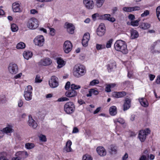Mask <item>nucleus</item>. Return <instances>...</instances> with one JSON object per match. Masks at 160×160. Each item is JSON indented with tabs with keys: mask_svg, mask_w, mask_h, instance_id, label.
Instances as JSON below:
<instances>
[{
	"mask_svg": "<svg viewBox=\"0 0 160 160\" xmlns=\"http://www.w3.org/2000/svg\"><path fill=\"white\" fill-rule=\"evenodd\" d=\"M65 28H66L67 31L69 33L72 34L74 33L75 27L72 24L68 22H66Z\"/></svg>",
	"mask_w": 160,
	"mask_h": 160,
	"instance_id": "obj_16",
	"label": "nucleus"
},
{
	"mask_svg": "<svg viewBox=\"0 0 160 160\" xmlns=\"http://www.w3.org/2000/svg\"><path fill=\"white\" fill-rule=\"evenodd\" d=\"M150 27V24L148 23H144L142 24L141 26V28L143 29H147Z\"/></svg>",
	"mask_w": 160,
	"mask_h": 160,
	"instance_id": "obj_34",
	"label": "nucleus"
},
{
	"mask_svg": "<svg viewBox=\"0 0 160 160\" xmlns=\"http://www.w3.org/2000/svg\"><path fill=\"white\" fill-rule=\"evenodd\" d=\"M52 63V61L49 58H46L41 59L38 63V64L39 66H48L50 65Z\"/></svg>",
	"mask_w": 160,
	"mask_h": 160,
	"instance_id": "obj_13",
	"label": "nucleus"
},
{
	"mask_svg": "<svg viewBox=\"0 0 160 160\" xmlns=\"http://www.w3.org/2000/svg\"><path fill=\"white\" fill-rule=\"evenodd\" d=\"M38 20L35 18H32L29 19L27 25L28 27L30 29H35L38 26Z\"/></svg>",
	"mask_w": 160,
	"mask_h": 160,
	"instance_id": "obj_5",
	"label": "nucleus"
},
{
	"mask_svg": "<svg viewBox=\"0 0 160 160\" xmlns=\"http://www.w3.org/2000/svg\"><path fill=\"white\" fill-rule=\"evenodd\" d=\"M11 29L12 31L13 32H17L18 29V27L17 25L14 23L12 24Z\"/></svg>",
	"mask_w": 160,
	"mask_h": 160,
	"instance_id": "obj_35",
	"label": "nucleus"
},
{
	"mask_svg": "<svg viewBox=\"0 0 160 160\" xmlns=\"http://www.w3.org/2000/svg\"><path fill=\"white\" fill-rule=\"evenodd\" d=\"M75 110V106L73 102H67L64 106V110L68 114H72Z\"/></svg>",
	"mask_w": 160,
	"mask_h": 160,
	"instance_id": "obj_3",
	"label": "nucleus"
},
{
	"mask_svg": "<svg viewBox=\"0 0 160 160\" xmlns=\"http://www.w3.org/2000/svg\"><path fill=\"white\" fill-rule=\"evenodd\" d=\"M8 154L6 152H0V160H9L7 158Z\"/></svg>",
	"mask_w": 160,
	"mask_h": 160,
	"instance_id": "obj_29",
	"label": "nucleus"
},
{
	"mask_svg": "<svg viewBox=\"0 0 160 160\" xmlns=\"http://www.w3.org/2000/svg\"><path fill=\"white\" fill-rule=\"evenodd\" d=\"M23 55L24 58L27 60L31 58L32 55V53L29 51L24 52Z\"/></svg>",
	"mask_w": 160,
	"mask_h": 160,
	"instance_id": "obj_28",
	"label": "nucleus"
},
{
	"mask_svg": "<svg viewBox=\"0 0 160 160\" xmlns=\"http://www.w3.org/2000/svg\"><path fill=\"white\" fill-rule=\"evenodd\" d=\"M13 11L15 12H19L21 11L20 8V5L18 3H13L12 5Z\"/></svg>",
	"mask_w": 160,
	"mask_h": 160,
	"instance_id": "obj_25",
	"label": "nucleus"
},
{
	"mask_svg": "<svg viewBox=\"0 0 160 160\" xmlns=\"http://www.w3.org/2000/svg\"><path fill=\"white\" fill-rule=\"evenodd\" d=\"M58 78L55 76H52L49 81V84L52 88L57 87L59 85Z\"/></svg>",
	"mask_w": 160,
	"mask_h": 160,
	"instance_id": "obj_10",
	"label": "nucleus"
},
{
	"mask_svg": "<svg viewBox=\"0 0 160 160\" xmlns=\"http://www.w3.org/2000/svg\"><path fill=\"white\" fill-rule=\"evenodd\" d=\"M131 33V39H134L137 38L139 36L138 32L134 29H132L130 30Z\"/></svg>",
	"mask_w": 160,
	"mask_h": 160,
	"instance_id": "obj_26",
	"label": "nucleus"
},
{
	"mask_svg": "<svg viewBox=\"0 0 160 160\" xmlns=\"http://www.w3.org/2000/svg\"><path fill=\"white\" fill-rule=\"evenodd\" d=\"M105 48V46L103 45L97 44H96V48L98 50H100Z\"/></svg>",
	"mask_w": 160,
	"mask_h": 160,
	"instance_id": "obj_47",
	"label": "nucleus"
},
{
	"mask_svg": "<svg viewBox=\"0 0 160 160\" xmlns=\"http://www.w3.org/2000/svg\"><path fill=\"white\" fill-rule=\"evenodd\" d=\"M72 44L69 41H66L63 45V49L65 52L68 53L70 52L72 48Z\"/></svg>",
	"mask_w": 160,
	"mask_h": 160,
	"instance_id": "obj_11",
	"label": "nucleus"
},
{
	"mask_svg": "<svg viewBox=\"0 0 160 160\" xmlns=\"http://www.w3.org/2000/svg\"><path fill=\"white\" fill-rule=\"evenodd\" d=\"M50 34L52 36H54L55 34V29L53 28H50Z\"/></svg>",
	"mask_w": 160,
	"mask_h": 160,
	"instance_id": "obj_57",
	"label": "nucleus"
},
{
	"mask_svg": "<svg viewBox=\"0 0 160 160\" xmlns=\"http://www.w3.org/2000/svg\"><path fill=\"white\" fill-rule=\"evenodd\" d=\"M99 14L98 13H96L93 14L92 15V18L93 20L95 21L96 19V18L97 17H99Z\"/></svg>",
	"mask_w": 160,
	"mask_h": 160,
	"instance_id": "obj_58",
	"label": "nucleus"
},
{
	"mask_svg": "<svg viewBox=\"0 0 160 160\" xmlns=\"http://www.w3.org/2000/svg\"><path fill=\"white\" fill-rule=\"evenodd\" d=\"M7 100L5 96L4 95L0 96V102L1 103L3 104L6 103Z\"/></svg>",
	"mask_w": 160,
	"mask_h": 160,
	"instance_id": "obj_37",
	"label": "nucleus"
},
{
	"mask_svg": "<svg viewBox=\"0 0 160 160\" xmlns=\"http://www.w3.org/2000/svg\"><path fill=\"white\" fill-rule=\"evenodd\" d=\"M102 18L105 20H108L111 22H114L115 21L114 18L111 17V16L109 14H104L102 16Z\"/></svg>",
	"mask_w": 160,
	"mask_h": 160,
	"instance_id": "obj_24",
	"label": "nucleus"
},
{
	"mask_svg": "<svg viewBox=\"0 0 160 160\" xmlns=\"http://www.w3.org/2000/svg\"><path fill=\"white\" fill-rule=\"evenodd\" d=\"M112 42V39H110L107 42L106 44V47L108 48L111 47V44Z\"/></svg>",
	"mask_w": 160,
	"mask_h": 160,
	"instance_id": "obj_46",
	"label": "nucleus"
},
{
	"mask_svg": "<svg viewBox=\"0 0 160 160\" xmlns=\"http://www.w3.org/2000/svg\"><path fill=\"white\" fill-rule=\"evenodd\" d=\"M89 40H86L84 39H82V45L85 47H87L88 45V42Z\"/></svg>",
	"mask_w": 160,
	"mask_h": 160,
	"instance_id": "obj_45",
	"label": "nucleus"
},
{
	"mask_svg": "<svg viewBox=\"0 0 160 160\" xmlns=\"http://www.w3.org/2000/svg\"><path fill=\"white\" fill-rule=\"evenodd\" d=\"M28 155L27 152L25 151H19L15 154L16 157H18V158L20 160L26 158Z\"/></svg>",
	"mask_w": 160,
	"mask_h": 160,
	"instance_id": "obj_14",
	"label": "nucleus"
},
{
	"mask_svg": "<svg viewBox=\"0 0 160 160\" xmlns=\"http://www.w3.org/2000/svg\"><path fill=\"white\" fill-rule=\"evenodd\" d=\"M155 76L154 75L150 74L149 75V77L151 81L153 80L155 78Z\"/></svg>",
	"mask_w": 160,
	"mask_h": 160,
	"instance_id": "obj_63",
	"label": "nucleus"
},
{
	"mask_svg": "<svg viewBox=\"0 0 160 160\" xmlns=\"http://www.w3.org/2000/svg\"><path fill=\"white\" fill-rule=\"evenodd\" d=\"M34 147V144L32 143H27L25 144V148L28 149H30L33 148Z\"/></svg>",
	"mask_w": 160,
	"mask_h": 160,
	"instance_id": "obj_38",
	"label": "nucleus"
},
{
	"mask_svg": "<svg viewBox=\"0 0 160 160\" xmlns=\"http://www.w3.org/2000/svg\"><path fill=\"white\" fill-rule=\"evenodd\" d=\"M123 11L127 12H131L132 10L131 7H124L123 8Z\"/></svg>",
	"mask_w": 160,
	"mask_h": 160,
	"instance_id": "obj_50",
	"label": "nucleus"
},
{
	"mask_svg": "<svg viewBox=\"0 0 160 160\" xmlns=\"http://www.w3.org/2000/svg\"><path fill=\"white\" fill-rule=\"evenodd\" d=\"M139 21V20H137L133 21H132L131 22V25L133 26H137L138 24V22Z\"/></svg>",
	"mask_w": 160,
	"mask_h": 160,
	"instance_id": "obj_43",
	"label": "nucleus"
},
{
	"mask_svg": "<svg viewBox=\"0 0 160 160\" xmlns=\"http://www.w3.org/2000/svg\"><path fill=\"white\" fill-rule=\"evenodd\" d=\"M40 139L41 141L43 142H45L47 140L46 136L43 135H41L40 136Z\"/></svg>",
	"mask_w": 160,
	"mask_h": 160,
	"instance_id": "obj_51",
	"label": "nucleus"
},
{
	"mask_svg": "<svg viewBox=\"0 0 160 160\" xmlns=\"http://www.w3.org/2000/svg\"><path fill=\"white\" fill-rule=\"evenodd\" d=\"M9 72L11 74H14L17 73L18 70L17 64L11 63L9 64L8 67Z\"/></svg>",
	"mask_w": 160,
	"mask_h": 160,
	"instance_id": "obj_9",
	"label": "nucleus"
},
{
	"mask_svg": "<svg viewBox=\"0 0 160 160\" xmlns=\"http://www.w3.org/2000/svg\"><path fill=\"white\" fill-rule=\"evenodd\" d=\"M25 47V44L22 42L18 43L17 45L16 48L18 49L24 48Z\"/></svg>",
	"mask_w": 160,
	"mask_h": 160,
	"instance_id": "obj_32",
	"label": "nucleus"
},
{
	"mask_svg": "<svg viewBox=\"0 0 160 160\" xmlns=\"http://www.w3.org/2000/svg\"><path fill=\"white\" fill-rule=\"evenodd\" d=\"M150 130L147 128L145 130H141L139 131L138 134V137L141 142L144 141L146 138L147 136L150 134Z\"/></svg>",
	"mask_w": 160,
	"mask_h": 160,
	"instance_id": "obj_7",
	"label": "nucleus"
},
{
	"mask_svg": "<svg viewBox=\"0 0 160 160\" xmlns=\"http://www.w3.org/2000/svg\"><path fill=\"white\" fill-rule=\"evenodd\" d=\"M131 100L128 98H126L123 105V110L124 111L128 109L130 107Z\"/></svg>",
	"mask_w": 160,
	"mask_h": 160,
	"instance_id": "obj_23",
	"label": "nucleus"
},
{
	"mask_svg": "<svg viewBox=\"0 0 160 160\" xmlns=\"http://www.w3.org/2000/svg\"><path fill=\"white\" fill-rule=\"evenodd\" d=\"M97 151L98 154L101 156H105L106 154V151L102 147H98L97 148Z\"/></svg>",
	"mask_w": 160,
	"mask_h": 160,
	"instance_id": "obj_21",
	"label": "nucleus"
},
{
	"mask_svg": "<svg viewBox=\"0 0 160 160\" xmlns=\"http://www.w3.org/2000/svg\"><path fill=\"white\" fill-rule=\"evenodd\" d=\"M23 102L21 99H20L18 102V106L21 107L23 105Z\"/></svg>",
	"mask_w": 160,
	"mask_h": 160,
	"instance_id": "obj_61",
	"label": "nucleus"
},
{
	"mask_svg": "<svg viewBox=\"0 0 160 160\" xmlns=\"http://www.w3.org/2000/svg\"><path fill=\"white\" fill-rule=\"evenodd\" d=\"M109 113L111 115L114 116L117 113V108L115 106H112L109 109Z\"/></svg>",
	"mask_w": 160,
	"mask_h": 160,
	"instance_id": "obj_30",
	"label": "nucleus"
},
{
	"mask_svg": "<svg viewBox=\"0 0 160 160\" xmlns=\"http://www.w3.org/2000/svg\"><path fill=\"white\" fill-rule=\"evenodd\" d=\"M28 123L29 126L33 128H36L37 127V124L35 120L32 118V116L30 115L28 116Z\"/></svg>",
	"mask_w": 160,
	"mask_h": 160,
	"instance_id": "obj_17",
	"label": "nucleus"
},
{
	"mask_svg": "<svg viewBox=\"0 0 160 160\" xmlns=\"http://www.w3.org/2000/svg\"><path fill=\"white\" fill-rule=\"evenodd\" d=\"M139 102L142 106L144 107H147L148 106V103L146 101L145 98H142L139 99Z\"/></svg>",
	"mask_w": 160,
	"mask_h": 160,
	"instance_id": "obj_31",
	"label": "nucleus"
},
{
	"mask_svg": "<svg viewBox=\"0 0 160 160\" xmlns=\"http://www.w3.org/2000/svg\"><path fill=\"white\" fill-rule=\"evenodd\" d=\"M114 45L115 48L117 51H120L125 54L128 52L126 44L124 41L121 40H117L115 42Z\"/></svg>",
	"mask_w": 160,
	"mask_h": 160,
	"instance_id": "obj_1",
	"label": "nucleus"
},
{
	"mask_svg": "<svg viewBox=\"0 0 160 160\" xmlns=\"http://www.w3.org/2000/svg\"><path fill=\"white\" fill-rule=\"evenodd\" d=\"M57 62L58 64L57 66L58 68H60L64 66L65 64L64 61L60 58H57L56 59Z\"/></svg>",
	"mask_w": 160,
	"mask_h": 160,
	"instance_id": "obj_27",
	"label": "nucleus"
},
{
	"mask_svg": "<svg viewBox=\"0 0 160 160\" xmlns=\"http://www.w3.org/2000/svg\"><path fill=\"white\" fill-rule=\"evenodd\" d=\"M81 88V86L79 85H76L75 84H72L71 85V89L73 90H77Z\"/></svg>",
	"mask_w": 160,
	"mask_h": 160,
	"instance_id": "obj_39",
	"label": "nucleus"
},
{
	"mask_svg": "<svg viewBox=\"0 0 160 160\" xmlns=\"http://www.w3.org/2000/svg\"><path fill=\"white\" fill-rule=\"evenodd\" d=\"M149 13V11L146 10L141 15V16L142 17H144L148 15Z\"/></svg>",
	"mask_w": 160,
	"mask_h": 160,
	"instance_id": "obj_52",
	"label": "nucleus"
},
{
	"mask_svg": "<svg viewBox=\"0 0 160 160\" xmlns=\"http://www.w3.org/2000/svg\"><path fill=\"white\" fill-rule=\"evenodd\" d=\"M70 82H68L66 83V85L65 86V89L67 90H68L69 89V88L70 87Z\"/></svg>",
	"mask_w": 160,
	"mask_h": 160,
	"instance_id": "obj_56",
	"label": "nucleus"
},
{
	"mask_svg": "<svg viewBox=\"0 0 160 160\" xmlns=\"http://www.w3.org/2000/svg\"><path fill=\"white\" fill-rule=\"evenodd\" d=\"M68 100L69 99L68 98L65 97H63L59 98L58 100V102H63L68 101Z\"/></svg>",
	"mask_w": 160,
	"mask_h": 160,
	"instance_id": "obj_48",
	"label": "nucleus"
},
{
	"mask_svg": "<svg viewBox=\"0 0 160 160\" xmlns=\"http://www.w3.org/2000/svg\"><path fill=\"white\" fill-rule=\"evenodd\" d=\"M128 18L131 20H133L135 18V16L133 14H130L128 16Z\"/></svg>",
	"mask_w": 160,
	"mask_h": 160,
	"instance_id": "obj_64",
	"label": "nucleus"
},
{
	"mask_svg": "<svg viewBox=\"0 0 160 160\" xmlns=\"http://www.w3.org/2000/svg\"><path fill=\"white\" fill-rule=\"evenodd\" d=\"M92 158L89 154H87L84 155L82 157V160H92Z\"/></svg>",
	"mask_w": 160,
	"mask_h": 160,
	"instance_id": "obj_36",
	"label": "nucleus"
},
{
	"mask_svg": "<svg viewBox=\"0 0 160 160\" xmlns=\"http://www.w3.org/2000/svg\"><path fill=\"white\" fill-rule=\"evenodd\" d=\"M110 86L109 84H108L105 88V91L107 92H110L111 91Z\"/></svg>",
	"mask_w": 160,
	"mask_h": 160,
	"instance_id": "obj_54",
	"label": "nucleus"
},
{
	"mask_svg": "<svg viewBox=\"0 0 160 160\" xmlns=\"http://www.w3.org/2000/svg\"><path fill=\"white\" fill-rule=\"evenodd\" d=\"M116 147L114 145H111V150L112 152V153H115L117 151Z\"/></svg>",
	"mask_w": 160,
	"mask_h": 160,
	"instance_id": "obj_44",
	"label": "nucleus"
},
{
	"mask_svg": "<svg viewBox=\"0 0 160 160\" xmlns=\"http://www.w3.org/2000/svg\"><path fill=\"white\" fill-rule=\"evenodd\" d=\"M77 92L74 90L71 89L66 92L65 93L66 96L68 97H72L77 96Z\"/></svg>",
	"mask_w": 160,
	"mask_h": 160,
	"instance_id": "obj_22",
	"label": "nucleus"
},
{
	"mask_svg": "<svg viewBox=\"0 0 160 160\" xmlns=\"http://www.w3.org/2000/svg\"><path fill=\"white\" fill-rule=\"evenodd\" d=\"M99 82L98 80L97 79L93 80L91 81L90 83V85L94 86L96 84H98L99 83Z\"/></svg>",
	"mask_w": 160,
	"mask_h": 160,
	"instance_id": "obj_41",
	"label": "nucleus"
},
{
	"mask_svg": "<svg viewBox=\"0 0 160 160\" xmlns=\"http://www.w3.org/2000/svg\"><path fill=\"white\" fill-rule=\"evenodd\" d=\"M32 87L31 86L29 85L27 87L25 90L24 96L27 101H30L32 99Z\"/></svg>",
	"mask_w": 160,
	"mask_h": 160,
	"instance_id": "obj_6",
	"label": "nucleus"
},
{
	"mask_svg": "<svg viewBox=\"0 0 160 160\" xmlns=\"http://www.w3.org/2000/svg\"><path fill=\"white\" fill-rule=\"evenodd\" d=\"M42 80L40 78V77L39 75H37L35 78V82L37 83L41 82Z\"/></svg>",
	"mask_w": 160,
	"mask_h": 160,
	"instance_id": "obj_49",
	"label": "nucleus"
},
{
	"mask_svg": "<svg viewBox=\"0 0 160 160\" xmlns=\"http://www.w3.org/2000/svg\"><path fill=\"white\" fill-rule=\"evenodd\" d=\"M73 74L77 78H79L84 75L86 72L85 67L82 65H76L73 69Z\"/></svg>",
	"mask_w": 160,
	"mask_h": 160,
	"instance_id": "obj_2",
	"label": "nucleus"
},
{
	"mask_svg": "<svg viewBox=\"0 0 160 160\" xmlns=\"http://www.w3.org/2000/svg\"><path fill=\"white\" fill-rule=\"evenodd\" d=\"M139 160H148V158L145 155H142L140 157Z\"/></svg>",
	"mask_w": 160,
	"mask_h": 160,
	"instance_id": "obj_59",
	"label": "nucleus"
},
{
	"mask_svg": "<svg viewBox=\"0 0 160 160\" xmlns=\"http://www.w3.org/2000/svg\"><path fill=\"white\" fill-rule=\"evenodd\" d=\"M90 90H91L92 94L95 95H97L98 94V92L97 90H95L93 88L90 89Z\"/></svg>",
	"mask_w": 160,
	"mask_h": 160,
	"instance_id": "obj_53",
	"label": "nucleus"
},
{
	"mask_svg": "<svg viewBox=\"0 0 160 160\" xmlns=\"http://www.w3.org/2000/svg\"><path fill=\"white\" fill-rule=\"evenodd\" d=\"M44 38L42 35H40L37 36L34 39V43L36 45L39 47L42 46L44 42Z\"/></svg>",
	"mask_w": 160,
	"mask_h": 160,
	"instance_id": "obj_8",
	"label": "nucleus"
},
{
	"mask_svg": "<svg viewBox=\"0 0 160 160\" xmlns=\"http://www.w3.org/2000/svg\"><path fill=\"white\" fill-rule=\"evenodd\" d=\"M13 126L11 125H8L7 127L4 128L2 131L4 132V133H5L7 134L12 133L13 131Z\"/></svg>",
	"mask_w": 160,
	"mask_h": 160,
	"instance_id": "obj_19",
	"label": "nucleus"
},
{
	"mask_svg": "<svg viewBox=\"0 0 160 160\" xmlns=\"http://www.w3.org/2000/svg\"><path fill=\"white\" fill-rule=\"evenodd\" d=\"M156 13L157 17L158 20L160 21V6L157 8L156 9Z\"/></svg>",
	"mask_w": 160,
	"mask_h": 160,
	"instance_id": "obj_40",
	"label": "nucleus"
},
{
	"mask_svg": "<svg viewBox=\"0 0 160 160\" xmlns=\"http://www.w3.org/2000/svg\"><path fill=\"white\" fill-rule=\"evenodd\" d=\"M126 95V93L124 91L119 92H115L112 93V96L115 98H121L125 96Z\"/></svg>",
	"mask_w": 160,
	"mask_h": 160,
	"instance_id": "obj_18",
	"label": "nucleus"
},
{
	"mask_svg": "<svg viewBox=\"0 0 160 160\" xmlns=\"http://www.w3.org/2000/svg\"><path fill=\"white\" fill-rule=\"evenodd\" d=\"M105 27L104 24L101 23L97 29V33L99 36H102L104 34L105 31Z\"/></svg>",
	"mask_w": 160,
	"mask_h": 160,
	"instance_id": "obj_12",
	"label": "nucleus"
},
{
	"mask_svg": "<svg viewBox=\"0 0 160 160\" xmlns=\"http://www.w3.org/2000/svg\"><path fill=\"white\" fill-rule=\"evenodd\" d=\"M83 3L85 7L88 9H92L94 7L92 0H83Z\"/></svg>",
	"mask_w": 160,
	"mask_h": 160,
	"instance_id": "obj_15",
	"label": "nucleus"
},
{
	"mask_svg": "<svg viewBox=\"0 0 160 160\" xmlns=\"http://www.w3.org/2000/svg\"><path fill=\"white\" fill-rule=\"evenodd\" d=\"M113 68V65L112 64H110L108 65L107 68L109 72L111 71V69Z\"/></svg>",
	"mask_w": 160,
	"mask_h": 160,
	"instance_id": "obj_55",
	"label": "nucleus"
},
{
	"mask_svg": "<svg viewBox=\"0 0 160 160\" xmlns=\"http://www.w3.org/2000/svg\"><path fill=\"white\" fill-rule=\"evenodd\" d=\"M150 50L153 54L160 53V41L157 40L153 43L150 48Z\"/></svg>",
	"mask_w": 160,
	"mask_h": 160,
	"instance_id": "obj_4",
	"label": "nucleus"
},
{
	"mask_svg": "<svg viewBox=\"0 0 160 160\" xmlns=\"http://www.w3.org/2000/svg\"><path fill=\"white\" fill-rule=\"evenodd\" d=\"M72 144V142L71 141L69 140H68L63 148L64 151H66V152H71L72 151V149L71 148Z\"/></svg>",
	"mask_w": 160,
	"mask_h": 160,
	"instance_id": "obj_20",
	"label": "nucleus"
},
{
	"mask_svg": "<svg viewBox=\"0 0 160 160\" xmlns=\"http://www.w3.org/2000/svg\"><path fill=\"white\" fill-rule=\"evenodd\" d=\"M96 5L98 7H101L104 2V0H95Z\"/></svg>",
	"mask_w": 160,
	"mask_h": 160,
	"instance_id": "obj_33",
	"label": "nucleus"
},
{
	"mask_svg": "<svg viewBox=\"0 0 160 160\" xmlns=\"http://www.w3.org/2000/svg\"><path fill=\"white\" fill-rule=\"evenodd\" d=\"M82 39L86 40H89L90 39V35L89 33L87 32L84 34Z\"/></svg>",
	"mask_w": 160,
	"mask_h": 160,
	"instance_id": "obj_42",
	"label": "nucleus"
},
{
	"mask_svg": "<svg viewBox=\"0 0 160 160\" xmlns=\"http://www.w3.org/2000/svg\"><path fill=\"white\" fill-rule=\"evenodd\" d=\"M79 132V130L77 128L74 127L73 129V130L72 132V133H77Z\"/></svg>",
	"mask_w": 160,
	"mask_h": 160,
	"instance_id": "obj_62",
	"label": "nucleus"
},
{
	"mask_svg": "<svg viewBox=\"0 0 160 160\" xmlns=\"http://www.w3.org/2000/svg\"><path fill=\"white\" fill-rule=\"evenodd\" d=\"M131 8H132V11L136 10H139L140 9V7L138 6L131 7Z\"/></svg>",
	"mask_w": 160,
	"mask_h": 160,
	"instance_id": "obj_60",
	"label": "nucleus"
}]
</instances>
